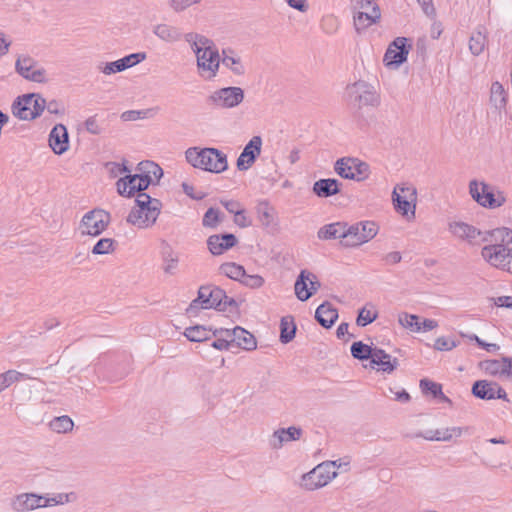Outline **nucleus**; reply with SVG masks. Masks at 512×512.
<instances>
[{
  "mask_svg": "<svg viewBox=\"0 0 512 512\" xmlns=\"http://www.w3.org/2000/svg\"><path fill=\"white\" fill-rule=\"evenodd\" d=\"M296 330L297 328L293 316L288 315L282 317L280 322V341L283 344L291 342L295 337Z\"/></svg>",
  "mask_w": 512,
  "mask_h": 512,
  "instance_id": "nucleus-38",
  "label": "nucleus"
},
{
  "mask_svg": "<svg viewBox=\"0 0 512 512\" xmlns=\"http://www.w3.org/2000/svg\"><path fill=\"white\" fill-rule=\"evenodd\" d=\"M137 170L142 174V175H148L150 176V179H151V184L154 182V181H159L160 178L163 176V170L162 168L152 162V161H143V162H140L138 164V167H137Z\"/></svg>",
  "mask_w": 512,
  "mask_h": 512,
  "instance_id": "nucleus-42",
  "label": "nucleus"
},
{
  "mask_svg": "<svg viewBox=\"0 0 512 512\" xmlns=\"http://www.w3.org/2000/svg\"><path fill=\"white\" fill-rule=\"evenodd\" d=\"M200 2L201 0H168V6L175 13H181Z\"/></svg>",
  "mask_w": 512,
  "mask_h": 512,
  "instance_id": "nucleus-51",
  "label": "nucleus"
},
{
  "mask_svg": "<svg viewBox=\"0 0 512 512\" xmlns=\"http://www.w3.org/2000/svg\"><path fill=\"white\" fill-rule=\"evenodd\" d=\"M98 69L106 75H111L125 70L120 59L113 62H107L103 66L99 65Z\"/></svg>",
  "mask_w": 512,
  "mask_h": 512,
  "instance_id": "nucleus-55",
  "label": "nucleus"
},
{
  "mask_svg": "<svg viewBox=\"0 0 512 512\" xmlns=\"http://www.w3.org/2000/svg\"><path fill=\"white\" fill-rule=\"evenodd\" d=\"M348 93L359 106H377L379 96L365 82H355L348 87Z\"/></svg>",
  "mask_w": 512,
  "mask_h": 512,
  "instance_id": "nucleus-19",
  "label": "nucleus"
},
{
  "mask_svg": "<svg viewBox=\"0 0 512 512\" xmlns=\"http://www.w3.org/2000/svg\"><path fill=\"white\" fill-rule=\"evenodd\" d=\"M182 189L187 196L194 200H202L205 197V194L203 192L195 193L194 187L188 184L187 182L182 183Z\"/></svg>",
  "mask_w": 512,
  "mask_h": 512,
  "instance_id": "nucleus-63",
  "label": "nucleus"
},
{
  "mask_svg": "<svg viewBox=\"0 0 512 512\" xmlns=\"http://www.w3.org/2000/svg\"><path fill=\"white\" fill-rule=\"evenodd\" d=\"M463 429L461 427H450L444 429H436L435 435L437 441H450L453 437H460Z\"/></svg>",
  "mask_w": 512,
  "mask_h": 512,
  "instance_id": "nucleus-49",
  "label": "nucleus"
},
{
  "mask_svg": "<svg viewBox=\"0 0 512 512\" xmlns=\"http://www.w3.org/2000/svg\"><path fill=\"white\" fill-rule=\"evenodd\" d=\"M481 240L490 242V245H504L507 247L508 244L512 243V229L501 227L484 231V236Z\"/></svg>",
  "mask_w": 512,
  "mask_h": 512,
  "instance_id": "nucleus-30",
  "label": "nucleus"
},
{
  "mask_svg": "<svg viewBox=\"0 0 512 512\" xmlns=\"http://www.w3.org/2000/svg\"><path fill=\"white\" fill-rule=\"evenodd\" d=\"M371 364L379 366V369L383 372L391 373L397 368L399 363L397 358H392L383 349L376 347Z\"/></svg>",
  "mask_w": 512,
  "mask_h": 512,
  "instance_id": "nucleus-33",
  "label": "nucleus"
},
{
  "mask_svg": "<svg viewBox=\"0 0 512 512\" xmlns=\"http://www.w3.org/2000/svg\"><path fill=\"white\" fill-rule=\"evenodd\" d=\"M186 160L194 168L211 173H221L227 170V155L217 148L190 147L185 152Z\"/></svg>",
  "mask_w": 512,
  "mask_h": 512,
  "instance_id": "nucleus-3",
  "label": "nucleus"
},
{
  "mask_svg": "<svg viewBox=\"0 0 512 512\" xmlns=\"http://www.w3.org/2000/svg\"><path fill=\"white\" fill-rule=\"evenodd\" d=\"M135 203L136 206L131 209L127 216V222L142 229L153 226L162 208L161 201L147 199V201Z\"/></svg>",
  "mask_w": 512,
  "mask_h": 512,
  "instance_id": "nucleus-5",
  "label": "nucleus"
},
{
  "mask_svg": "<svg viewBox=\"0 0 512 512\" xmlns=\"http://www.w3.org/2000/svg\"><path fill=\"white\" fill-rule=\"evenodd\" d=\"M231 335V329L217 328L213 330L212 337L216 339L212 342L211 346L217 350L231 349L233 347Z\"/></svg>",
  "mask_w": 512,
  "mask_h": 512,
  "instance_id": "nucleus-35",
  "label": "nucleus"
},
{
  "mask_svg": "<svg viewBox=\"0 0 512 512\" xmlns=\"http://www.w3.org/2000/svg\"><path fill=\"white\" fill-rule=\"evenodd\" d=\"M450 233L461 241L467 242L469 245H480L484 243L481 239L484 231L462 221H453L448 224Z\"/></svg>",
  "mask_w": 512,
  "mask_h": 512,
  "instance_id": "nucleus-14",
  "label": "nucleus"
},
{
  "mask_svg": "<svg viewBox=\"0 0 512 512\" xmlns=\"http://www.w3.org/2000/svg\"><path fill=\"white\" fill-rule=\"evenodd\" d=\"M469 192L478 204L486 208H498L505 202V197L502 193L498 192L495 194L492 187L484 182L478 183L476 180L471 181L469 184Z\"/></svg>",
  "mask_w": 512,
  "mask_h": 512,
  "instance_id": "nucleus-10",
  "label": "nucleus"
},
{
  "mask_svg": "<svg viewBox=\"0 0 512 512\" xmlns=\"http://www.w3.org/2000/svg\"><path fill=\"white\" fill-rule=\"evenodd\" d=\"M110 222L109 212L99 208L88 211L80 222L81 234L97 237L106 230Z\"/></svg>",
  "mask_w": 512,
  "mask_h": 512,
  "instance_id": "nucleus-9",
  "label": "nucleus"
},
{
  "mask_svg": "<svg viewBox=\"0 0 512 512\" xmlns=\"http://www.w3.org/2000/svg\"><path fill=\"white\" fill-rule=\"evenodd\" d=\"M220 63L236 76H243L246 73V67L241 57L230 47L222 49Z\"/></svg>",
  "mask_w": 512,
  "mask_h": 512,
  "instance_id": "nucleus-23",
  "label": "nucleus"
},
{
  "mask_svg": "<svg viewBox=\"0 0 512 512\" xmlns=\"http://www.w3.org/2000/svg\"><path fill=\"white\" fill-rule=\"evenodd\" d=\"M116 241L112 238H101L92 248L94 255H106L114 251Z\"/></svg>",
  "mask_w": 512,
  "mask_h": 512,
  "instance_id": "nucleus-48",
  "label": "nucleus"
},
{
  "mask_svg": "<svg viewBox=\"0 0 512 512\" xmlns=\"http://www.w3.org/2000/svg\"><path fill=\"white\" fill-rule=\"evenodd\" d=\"M486 45V36L481 31L474 32L469 40V49L475 56L480 55Z\"/></svg>",
  "mask_w": 512,
  "mask_h": 512,
  "instance_id": "nucleus-47",
  "label": "nucleus"
},
{
  "mask_svg": "<svg viewBox=\"0 0 512 512\" xmlns=\"http://www.w3.org/2000/svg\"><path fill=\"white\" fill-rule=\"evenodd\" d=\"M153 33L160 40L167 43H175L182 39L183 35L181 31L169 24H157L153 27Z\"/></svg>",
  "mask_w": 512,
  "mask_h": 512,
  "instance_id": "nucleus-32",
  "label": "nucleus"
},
{
  "mask_svg": "<svg viewBox=\"0 0 512 512\" xmlns=\"http://www.w3.org/2000/svg\"><path fill=\"white\" fill-rule=\"evenodd\" d=\"M261 148L262 138L260 136H253L238 157L237 168L240 171L249 169L260 155Z\"/></svg>",
  "mask_w": 512,
  "mask_h": 512,
  "instance_id": "nucleus-20",
  "label": "nucleus"
},
{
  "mask_svg": "<svg viewBox=\"0 0 512 512\" xmlns=\"http://www.w3.org/2000/svg\"><path fill=\"white\" fill-rule=\"evenodd\" d=\"M315 319L322 327L330 328L338 319V311L330 302L325 301L317 307Z\"/></svg>",
  "mask_w": 512,
  "mask_h": 512,
  "instance_id": "nucleus-28",
  "label": "nucleus"
},
{
  "mask_svg": "<svg viewBox=\"0 0 512 512\" xmlns=\"http://www.w3.org/2000/svg\"><path fill=\"white\" fill-rule=\"evenodd\" d=\"M46 107V99L38 93L18 96L12 103V114L24 121L34 120L42 115Z\"/></svg>",
  "mask_w": 512,
  "mask_h": 512,
  "instance_id": "nucleus-4",
  "label": "nucleus"
},
{
  "mask_svg": "<svg viewBox=\"0 0 512 512\" xmlns=\"http://www.w3.org/2000/svg\"><path fill=\"white\" fill-rule=\"evenodd\" d=\"M244 100V90L240 87H224L212 92L205 102L211 109H231Z\"/></svg>",
  "mask_w": 512,
  "mask_h": 512,
  "instance_id": "nucleus-6",
  "label": "nucleus"
},
{
  "mask_svg": "<svg viewBox=\"0 0 512 512\" xmlns=\"http://www.w3.org/2000/svg\"><path fill=\"white\" fill-rule=\"evenodd\" d=\"M490 102L497 110H501L506 106V92L502 84L497 81L491 85Z\"/></svg>",
  "mask_w": 512,
  "mask_h": 512,
  "instance_id": "nucleus-43",
  "label": "nucleus"
},
{
  "mask_svg": "<svg viewBox=\"0 0 512 512\" xmlns=\"http://www.w3.org/2000/svg\"><path fill=\"white\" fill-rule=\"evenodd\" d=\"M340 182L334 178L320 179L313 184V192L321 198H327L340 192Z\"/></svg>",
  "mask_w": 512,
  "mask_h": 512,
  "instance_id": "nucleus-31",
  "label": "nucleus"
},
{
  "mask_svg": "<svg viewBox=\"0 0 512 512\" xmlns=\"http://www.w3.org/2000/svg\"><path fill=\"white\" fill-rule=\"evenodd\" d=\"M317 236L322 240L331 239H347V224L343 222H335L324 225L318 230Z\"/></svg>",
  "mask_w": 512,
  "mask_h": 512,
  "instance_id": "nucleus-29",
  "label": "nucleus"
},
{
  "mask_svg": "<svg viewBox=\"0 0 512 512\" xmlns=\"http://www.w3.org/2000/svg\"><path fill=\"white\" fill-rule=\"evenodd\" d=\"M241 283L250 288H260L264 284V279L260 275H248L245 273Z\"/></svg>",
  "mask_w": 512,
  "mask_h": 512,
  "instance_id": "nucleus-57",
  "label": "nucleus"
},
{
  "mask_svg": "<svg viewBox=\"0 0 512 512\" xmlns=\"http://www.w3.org/2000/svg\"><path fill=\"white\" fill-rule=\"evenodd\" d=\"M311 273L306 270H302L297 277L294 285L295 294L300 301H306L312 297V292H309L307 281Z\"/></svg>",
  "mask_w": 512,
  "mask_h": 512,
  "instance_id": "nucleus-39",
  "label": "nucleus"
},
{
  "mask_svg": "<svg viewBox=\"0 0 512 512\" xmlns=\"http://www.w3.org/2000/svg\"><path fill=\"white\" fill-rule=\"evenodd\" d=\"M410 46L408 39L405 37H397L388 47L384 62L387 67L398 68L407 60Z\"/></svg>",
  "mask_w": 512,
  "mask_h": 512,
  "instance_id": "nucleus-16",
  "label": "nucleus"
},
{
  "mask_svg": "<svg viewBox=\"0 0 512 512\" xmlns=\"http://www.w3.org/2000/svg\"><path fill=\"white\" fill-rule=\"evenodd\" d=\"M350 351L351 355L355 359L361 361L370 359V361H372L376 348H372L371 346L363 343L362 341H357L351 345Z\"/></svg>",
  "mask_w": 512,
  "mask_h": 512,
  "instance_id": "nucleus-41",
  "label": "nucleus"
},
{
  "mask_svg": "<svg viewBox=\"0 0 512 512\" xmlns=\"http://www.w3.org/2000/svg\"><path fill=\"white\" fill-rule=\"evenodd\" d=\"M219 223V211L215 208H209L204 216H203V220H202V224L204 227H210V228H215Z\"/></svg>",
  "mask_w": 512,
  "mask_h": 512,
  "instance_id": "nucleus-53",
  "label": "nucleus"
},
{
  "mask_svg": "<svg viewBox=\"0 0 512 512\" xmlns=\"http://www.w3.org/2000/svg\"><path fill=\"white\" fill-rule=\"evenodd\" d=\"M302 435L303 430L300 427L290 426L288 428H279L273 432L270 444L273 449H280L284 443L297 441Z\"/></svg>",
  "mask_w": 512,
  "mask_h": 512,
  "instance_id": "nucleus-25",
  "label": "nucleus"
},
{
  "mask_svg": "<svg viewBox=\"0 0 512 512\" xmlns=\"http://www.w3.org/2000/svg\"><path fill=\"white\" fill-rule=\"evenodd\" d=\"M335 172L345 179L362 181L369 175V165L357 158L344 157L334 165Z\"/></svg>",
  "mask_w": 512,
  "mask_h": 512,
  "instance_id": "nucleus-12",
  "label": "nucleus"
},
{
  "mask_svg": "<svg viewBox=\"0 0 512 512\" xmlns=\"http://www.w3.org/2000/svg\"><path fill=\"white\" fill-rule=\"evenodd\" d=\"M257 219L263 227H270L274 222L275 210L267 200L259 201L255 206Z\"/></svg>",
  "mask_w": 512,
  "mask_h": 512,
  "instance_id": "nucleus-34",
  "label": "nucleus"
},
{
  "mask_svg": "<svg viewBox=\"0 0 512 512\" xmlns=\"http://www.w3.org/2000/svg\"><path fill=\"white\" fill-rule=\"evenodd\" d=\"M399 323L405 328L419 332L421 330L419 317L413 314L401 313L398 318Z\"/></svg>",
  "mask_w": 512,
  "mask_h": 512,
  "instance_id": "nucleus-50",
  "label": "nucleus"
},
{
  "mask_svg": "<svg viewBox=\"0 0 512 512\" xmlns=\"http://www.w3.org/2000/svg\"><path fill=\"white\" fill-rule=\"evenodd\" d=\"M336 462H323L302 476V486L313 491L324 487L337 476Z\"/></svg>",
  "mask_w": 512,
  "mask_h": 512,
  "instance_id": "nucleus-7",
  "label": "nucleus"
},
{
  "mask_svg": "<svg viewBox=\"0 0 512 512\" xmlns=\"http://www.w3.org/2000/svg\"><path fill=\"white\" fill-rule=\"evenodd\" d=\"M381 17V11L378 5L372 6L370 12L358 11L354 14V27L357 33H361L373 24L377 23Z\"/></svg>",
  "mask_w": 512,
  "mask_h": 512,
  "instance_id": "nucleus-26",
  "label": "nucleus"
},
{
  "mask_svg": "<svg viewBox=\"0 0 512 512\" xmlns=\"http://www.w3.org/2000/svg\"><path fill=\"white\" fill-rule=\"evenodd\" d=\"M472 395L482 400L501 399L509 401L506 391L497 383L488 380H477L471 389Z\"/></svg>",
  "mask_w": 512,
  "mask_h": 512,
  "instance_id": "nucleus-15",
  "label": "nucleus"
},
{
  "mask_svg": "<svg viewBox=\"0 0 512 512\" xmlns=\"http://www.w3.org/2000/svg\"><path fill=\"white\" fill-rule=\"evenodd\" d=\"M394 189H398V192L401 193L402 198L417 200V190L412 185H396Z\"/></svg>",
  "mask_w": 512,
  "mask_h": 512,
  "instance_id": "nucleus-58",
  "label": "nucleus"
},
{
  "mask_svg": "<svg viewBox=\"0 0 512 512\" xmlns=\"http://www.w3.org/2000/svg\"><path fill=\"white\" fill-rule=\"evenodd\" d=\"M184 39L196 55L198 69L207 72V78H214L219 70L221 54L213 41L194 32L185 34Z\"/></svg>",
  "mask_w": 512,
  "mask_h": 512,
  "instance_id": "nucleus-1",
  "label": "nucleus"
},
{
  "mask_svg": "<svg viewBox=\"0 0 512 512\" xmlns=\"http://www.w3.org/2000/svg\"><path fill=\"white\" fill-rule=\"evenodd\" d=\"M220 203L226 208L231 214H236L241 208L240 202L236 200H221Z\"/></svg>",
  "mask_w": 512,
  "mask_h": 512,
  "instance_id": "nucleus-64",
  "label": "nucleus"
},
{
  "mask_svg": "<svg viewBox=\"0 0 512 512\" xmlns=\"http://www.w3.org/2000/svg\"><path fill=\"white\" fill-rule=\"evenodd\" d=\"M146 114V111L129 110L122 113L121 119L124 121H135L137 119L144 117Z\"/></svg>",
  "mask_w": 512,
  "mask_h": 512,
  "instance_id": "nucleus-62",
  "label": "nucleus"
},
{
  "mask_svg": "<svg viewBox=\"0 0 512 512\" xmlns=\"http://www.w3.org/2000/svg\"><path fill=\"white\" fill-rule=\"evenodd\" d=\"M213 330L202 325H195L185 329L184 335L191 342H203L212 338Z\"/></svg>",
  "mask_w": 512,
  "mask_h": 512,
  "instance_id": "nucleus-36",
  "label": "nucleus"
},
{
  "mask_svg": "<svg viewBox=\"0 0 512 512\" xmlns=\"http://www.w3.org/2000/svg\"><path fill=\"white\" fill-rule=\"evenodd\" d=\"M146 58H147V55L145 52H137V53L129 54V55L121 58L120 60L122 62L124 69L126 70V69L131 68V67L137 65L138 63L144 61Z\"/></svg>",
  "mask_w": 512,
  "mask_h": 512,
  "instance_id": "nucleus-52",
  "label": "nucleus"
},
{
  "mask_svg": "<svg viewBox=\"0 0 512 512\" xmlns=\"http://www.w3.org/2000/svg\"><path fill=\"white\" fill-rule=\"evenodd\" d=\"M36 66L37 62L30 56H21L15 63L17 73L23 78L37 83L46 82V71Z\"/></svg>",
  "mask_w": 512,
  "mask_h": 512,
  "instance_id": "nucleus-17",
  "label": "nucleus"
},
{
  "mask_svg": "<svg viewBox=\"0 0 512 512\" xmlns=\"http://www.w3.org/2000/svg\"><path fill=\"white\" fill-rule=\"evenodd\" d=\"M44 497L34 493H22L11 501V508L16 512L32 511L43 506Z\"/></svg>",
  "mask_w": 512,
  "mask_h": 512,
  "instance_id": "nucleus-22",
  "label": "nucleus"
},
{
  "mask_svg": "<svg viewBox=\"0 0 512 512\" xmlns=\"http://www.w3.org/2000/svg\"><path fill=\"white\" fill-rule=\"evenodd\" d=\"M220 271L222 274L229 277L230 279L237 280L240 282L243 276H245L244 267L233 262L222 264L220 266Z\"/></svg>",
  "mask_w": 512,
  "mask_h": 512,
  "instance_id": "nucleus-44",
  "label": "nucleus"
},
{
  "mask_svg": "<svg viewBox=\"0 0 512 512\" xmlns=\"http://www.w3.org/2000/svg\"><path fill=\"white\" fill-rule=\"evenodd\" d=\"M236 244L237 238L231 233L211 235L207 239L208 249L213 255H221Z\"/></svg>",
  "mask_w": 512,
  "mask_h": 512,
  "instance_id": "nucleus-24",
  "label": "nucleus"
},
{
  "mask_svg": "<svg viewBox=\"0 0 512 512\" xmlns=\"http://www.w3.org/2000/svg\"><path fill=\"white\" fill-rule=\"evenodd\" d=\"M49 146L57 155H62L69 149V135L63 124L55 125L49 134Z\"/></svg>",
  "mask_w": 512,
  "mask_h": 512,
  "instance_id": "nucleus-21",
  "label": "nucleus"
},
{
  "mask_svg": "<svg viewBox=\"0 0 512 512\" xmlns=\"http://www.w3.org/2000/svg\"><path fill=\"white\" fill-rule=\"evenodd\" d=\"M482 258L491 266L512 273V249L504 245H486L481 250Z\"/></svg>",
  "mask_w": 512,
  "mask_h": 512,
  "instance_id": "nucleus-11",
  "label": "nucleus"
},
{
  "mask_svg": "<svg viewBox=\"0 0 512 512\" xmlns=\"http://www.w3.org/2000/svg\"><path fill=\"white\" fill-rule=\"evenodd\" d=\"M216 309L226 311L228 308H237L234 298L228 297L226 292L218 286L203 285L198 290L197 298L192 300L186 313L190 317H196L200 309Z\"/></svg>",
  "mask_w": 512,
  "mask_h": 512,
  "instance_id": "nucleus-2",
  "label": "nucleus"
},
{
  "mask_svg": "<svg viewBox=\"0 0 512 512\" xmlns=\"http://www.w3.org/2000/svg\"><path fill=\"white\" fill-rule=\"evenodd\" d=\"M420 388L424 394H431L433 398H437L442 402H451L450 399L442 392V386L439 383L428 379H422L420 381Z\"/></svg>",
  "mask_w": 512,
  "mask_h": 512,
  "instance_id": "nucleus-40",
  "label": "nucleus"
},
{
  "mask_svg": "<svg viewBox=\"0 0 512 512\" xmlns=\"http://www.w3.org/2000/svg\"><path fill=\"white\" fill-rule=\"evenodd\" d=\"M29 377L16 370H8L0 374V393L6 388L10 387L13 383Z\"/></svg>",
  "mask_w": 512,
  "mask_h": 512,
  "instance_id": "nucleus-45",
  "label": "nucleus"
},
{
  "mask_svg": "<svg viewBox=\"0 0 512 512\" xmlns=\"http://www.w3.org/2000/svg\"><path fill=\"white\" fill-rule=\"evenodd\" d=\"M378 233V225L373 221H362L347 225V239L341 241L344 247H358L373 239Z\"/></svg>",
  "mask_w": 512,
  "mask_h": 512,
  "instance_id": "nucleus-8",
  "label": "nucleus"
},
{
  "mask_svg": "<svg viewBox=\"0 0 512 512\" xmlns=\"http://www.w3.org/2000/svg\"><path fill=\"white\" fill-rule=\"evenodd\" d=\"M234 223L240 228H247L252 225V220L248 216H246L245 210L241 208L234 215Z\"/></svg>",
  "mask_w": 512,
  "mask_h": 512,
  "instance_id": "nucleus-59",
  "label": "nucleus"
},
{
  "mask_svg": "<svg viewBox=\"0 0 512 512\" xmlns=\"http://www.w3.org/2000/svg\"><path fill=\"white\" fill-rule=\"evenodd\" d=\"M377 318V314H372L371 311L362 308L356 319V324L360 327H364L370 323H372Z\"/></svg>",
  "mask_w": 512,
  "mask_h": 512,
  "instance_id": "nucleus-56",
  "label": "nucleus"
},
{
  "mask_svg": "<svg viewBox=\"0 0 512 512\" xmlns=\"http://www.w3.org/2000/svg\"><path fill=\"white\" fill-rule=\"evenodd\" d=\"M458 346V342L449 337H438L435 340L434 348L439 351H450Z\"/></svg>",
  "mask_w": 512,
  "mask_h": 512,
  "instance_id": "nucleus-54",
  "label": "nucleus"
},
{
  "mask_svg": "<svg viewBox=\"0 0 512 512\" xmlns=\"http://www.w3.org/2000/svg\"><path fill=\"white\" fill-rule=\"evenodd\" d=\"M45 109H47V111L50 114L64 115V113H65V107H64L63 103L58 100H54V99L49 102L46 101Z\"/></svg>",
  "mask_w": 512,
  "mask_h": 512,
  "instance_id": "nucleus-60",
  "label": "nucleus"
},
{
  "mask_svg": "<svg viewBox=\"0 0 512 512\" xmlns=\"http://www.w3.org/2000/svg\"><path fill=\"white\" fill-rule=\"evenodd\" d=\"M56 433H67L73 429L74 423L69 416L55 417L49 424Z\"/></svg>",
  "mask_w": 512,
  "mask_h": 512,
  "instance_id": "nucleus-46",
  "label": "nucleus"
},
{
  "mask_svg": "<svg viewBox=\"0 0 512 512\" xmlns=\"http://www.w3.org/2000/svg\"><path fill=\"white\" fill-rule=\"evenodd\" d=\"M86 130L93 135H98L101 133V128L96 120L95 116H91L85 121Z\"/></svg>",
  "mask_w": 512,
  "mask_h": 512,
  "instance_id": "nucleus-61",
  "label": "nucleus"
},
{
  "mask_svg": "<svg viewBox=\"0 0 512 512\" xmlns=\"http://www.w3.org/2000/svg\"><path fill=\"white\" fill-rule=\"evenodd\" d=\"M151 184L150 176L141 173L126 175L120 178L117 183V191L121 196L132 197L137 192L145 191Z\"/></svg>",
  "mask_w": 512,
  "mask_h": 512,
  "instance_id": "nucleus-13",
  "label": "nucleus"
},
{
  "mask_svg": "<svg viewBox=\"0 0 512 512\" xmlns=\"http://www.w3.org/2000/svg\"><path fill=\"white\" fill-rule=\"evenodd\" d=\"M392 200L397 212L401 213L402 215H407L410 211L413 216L415 215L417 200L402 198V195L398 192V189L393 190Z\"/></svg>",
  "mask_w": 512,
  "mask_h": 512,
  "instance_id": "nucleus-37",
  "label": "nucleus"
},
{
  "mask_svg": "<svg viewBox=\"0 0 512 512\" xmlns=\"http://www.w3.org/2000/svg\"><path fill=\"white\" fill-rule=\"evenodd\" d=\"M479 368L487 375L512 379V357L483 360L479 363Z\"/></svg>",
  "mask_w": 512,
  "mask_h": 512,
  "instance_id": "nucleus-18",
  "label": "nucleus"
},
{
  "mask_svg": "<svg viewBox=\"0 0 512 512\" xmlns=\"http://www.w3.org/2000/svg\"><path fill=\"white\" fill-rule=\"evenodd\" d=\"M231 332L233 347L235 346L247 351H252L256 349L257 341L252 333H250L249 331L240 326L234 327L233 329H231Z\"/></svg>",
  "mask_w": 512,
  "mask_h": 512,
  "instance_id": "nucleus-27",
  "label": "nucleus"
}]
</instances>
